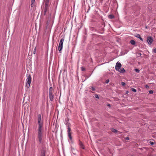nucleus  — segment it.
<instances>
[{
	"instance_id": "6e6552de",
	"label": "nucleus",
	"mask_w": 156,
	"mask_h": 156,
	"mask_svg": "<svg viewBox=\"0 0 156 156\" xmlns=\"http://www.w3.org/2000/svg\"><path fill=\"white\" fill-rule=\"evenodd\" d=\"M111 130L112 132H113L114 133H119V134H121V132H119V131H118L117 130H116L115 129L112 128L111 129Z\"/></svg>"
},
{
	"instance_id": "f257e3e1",
	"label": "nucleus",
	"mask_w": 156,
	"mask_h": 156,
	"mask_svg": "<svg viewBox=\"0 0 156 156\" xmlns=\"http://www.w3.org/2000/svg\"><path fill=\"white\" fill-rule=\"evenodd\" d=\"M37 123L38 126L37 130V138L38 141L40 143H41L42 141L43 136V119L42 117L41 114L37 115Z\"/></svg>"
},
{
	"instance_id": "473e14b6",
	"label": "nucleus",
	"mask_w": 156,
	"mask_h": 156,
	"mask_svg": "<svg viewBox=\"0 0 156 156\" xmlns=\"http://www.w3.org/2000/svg\"><path fill=\"white\" fill-rule=\"evenodd\" d=\"M31 147L32 148H34L35 147V146L32 145L31 146Z\"/></svg>"
},
{
	"instance_id": "cd10ccee",
	"label": "nucleus",
	"mask_w": 156,
	"mask_h": 156,
	"mask_svg": "<svg viewBox=\"0 0 156 156\" xmlns=\"http://www.w3.org/2000/svg\"><path fill=\"white\" fill-rule=\"evenodd\" d=\"M125 139L126 140H129V138L128 137H125Z\"/></svg>"
},
{
	"instance_id": "0eeeda50",
	"label": "nucleus",
	"mask_w": 156,
	"mask_h": 156,
	"mask_svg": "<svg viewBox=\"0 0 156 156\" xmlns=\"http://www.w3.org/2000/svg\"><path fill=\"white\" fill-rule=\"evenodd\" d=\"M49 98L50 100L52 101L54 100V95L52 92H49Z\"/></svg>"
},
{
	"instance_id": "393cba45",
	"label": "nucleus",
	"mask_w": 156,
	"mask_h": 156,
	"mask_svg": "<svg viewBox=\"0 0 156 156\" xmlns=\"http://www.w3.org/2000/svg\"><path fill=\"white\" fill-rule=\"evenodd\" d=\"M109 82V80L108 79L107 80L105 81V83H108Z\"/></svg>"
},
{
	"instance_id": "7c9ffc66",
	"label": "nucleus",
	"mask_w": 156,
	"mask_h": 156,
	"mask_svg": "<svg viewBox=\"0 0 156 156\" xmlns=\"http://www.w3.org/2000/svg\"><path fill=\"white\" fill-rule=\"evenodd\" d=\"M145 87H146V88H148V87H149V86H148L147 85H145Z\"/></svg>"
},
{
	"instance_id": "412c9836",
	"label": "nucleus",
	"mask_w": 156,
	"mask_h": 156,
	"mask_svg": "<svg viewBox=\"0 0 156 156\" xmlns=\"http://www.w3.org/2000/svg\"><path fill=\"white\" fill-rule=\"evenodd\" d=\"M53 90V88L52 87H51L49 88V92H52Z\"/></svg>"
},
{
	"instance_id": "b1692460",
	"label": "nucleus",
	"mask_w": 156,
	"mask_h": 156,
	"mask_svg": "<svg viewBox=\"0 0 156 156\" xmlns=\"http://www.w3.org/2000/svg\"><path fill=\"white\" fill-rule=\"evenodd\" d=\"M149 143L151 145H153L154 144V143L153 142L151 141H150Z\"/></svg>"
},
{
	"instance_id": "2f4dec72",
	"label": "nucleus",
	"mask_w": 156,
	"mask_h": 156,
	"mask_svg": "<svg viewBox=\"0 0 156 156\" xmlns=\"http://www.w3.org/2000/svg\"><path fill=\"white\" fill-rule=\"evenodd\" d=\"M36 51V49L35 48L34 50V54H35V52Z\"/></svg>"
},
{
	"instance_id": "7ed1b4c3",
	"label": "nucleus",
	"mask_w": 156,
	"mask_h": 156,
	"mask_svg": "<svg viewBox=\"0 0 156 156\" xmlns=\"http://www.w3.org/2000/svg\"><path fill=\"white\" fill-rule=\"evenodd\" d=\"M65 124L66 125V126L68 127L67 132L68 137L70 140H72V137L71 136V129L69 127L70 123L69 122V120L66 121Z\"/></svg>"
},
{
	"instance_id": "c85d7f7f",
	"label": "nucleus",
	"mask_w": 156,
	"mask_h": 156,
	"mask_svg": "<svg viewBox=\"0 0 156 156\" xmlns=\"http://www.w3.org/2000/svg\"><path fill=\"white\" fill-rule=\"evenodd\" d=\"M107 106L109 107H111V105L109 104H108Z\"/></svg>"
},
{
	"instance_id": "dca6fc26",
	"label": "nucleus",
	"mask_w": 156,
	"mask_h": 156,
	"mask_svg": "<svg viewBox=\"0 0 156 156\" xmlns=\"http://www.w3.org/2000/svg\"><path fill=\"white\" fill-rule=\"evenodd\" d=\"M135 37H136L139 38V37H140V35L139 34H136V35L135 36Z\"/></svg>"
},
{
	"instance_id": "4468645a",
	"label": "nucleus",
	"mask_w": 156,
	"mask_h": 156,
	"mask_svg": "<svg viewBox=\"0 0 156 156\" xmlns=\"http://www.w3.org/2000/svg\"><path fill=\"white\" fill-rule=\"evenodd\" d=\"M131 44L132 45H134L135 44V42L134 40H131L130 41Z\"/></svg>"
},
{
	"instance_id": "aec40b11",
	"label": "nucleus",
	"mask_w": 156,
	"mask_h": 156,
	"mask_svg": "<svg viewBox=\"0 0 156 156\" xmlns=\"http://www.w3.org/2000/svg\"><path fill=\"white\" fill-rule=\"evenodd\" d=\"M91 89L93 91H94L95 90V87H91Z\"/></svg>"
},
{
	"instance_id": "2eb2a0df",
	"label": "nucleus",
	"mask_w": 156,
	"mask_h": 156,
	"mask_svg": "<svg viewBox=\"0 0 156 156\" xmlns=\"http://www.w3.org/2000/svg\"><path fill=\"white\" fill-rule=\"evenodd\" d=\"M108 17L109 19H112L114 17V16L112 15H110Z\"/></svg>"
},
{
	"instance_id": "9b49d317",
	"label": "nucleus",
	"mask_w": 156,
	"mask_h": 156,
	"mask_svg": "<svg viewBox=\"0 0 156 156\" xmlns=\"http://www.w3.org/2000/svg\"><path fill=\"white\" fill-rule=\"evenodd\" d=\"M35 0H31V6L33 7L34 6V4Z\"/></svg>"
},
{
	"instance_id": "a878e982",
	"label": "nucleus",
	"mask_w": 156,
	"mask_h": 156,
	"mask_svg": "<svg viewBox=\"0 0 156 156\" xmlns=\"http://www.w3.org/2000/svg\"><path fill=\"white\" fill-rule=\"evenodd\" d=\"M121 85L122 86H124L125 85V83L124 82H122Z\"/></svg>"
},
{
	"instance_id": "20e7f679",
	"label": "nucleus",
	"mask_w": 156,
	"mask_h": 156,
	"mask_svg": "<svg viewBox=\"0 0 156 156\" xmlns=\"http://www.w3.org/2000/svg\"><path fill=\"white\" fill-rule=\"evenodd\" d=\"M64 41V38H62L61 39V40L60 41L59 43L58 48V50L60 53L61 52V51L62 50V48H63V44Z\"/></svg>"
},
{
	"instance_id": "5701e85b",
	"label": "nucleus",
	"mask_w": 156,
	"mask_h": 156,
	"mask_svg": "<svg viewBox=\"0 0 156 156\" xmlns=\"http://www.w3.org/2000/svg\"><path fill=\"white\" fill-rule=\"evenodd\" d=\"M153 93V91L152 90H150L149 91V93L150 94H152Z\"/></svg>"
},
{
	"instance_id": "1a4fd4ad",
	"label": "nucleus",
	"mask_w": 156,
	"mask_h": 156,
	"mask_svg": "<svg viewBox=\"0 0 156 156\" xmlns=\"http://www.w3.org/2000/svg\"><path fill=\"white\" fill-rule=\"evenodd\" d=\"M49 7L47 6H45L44 7V15H45L46 14V12L48 9Z\"/></svg>"
},
{
	"instance_id": "c756f323",
	"label": "nucleus",
	"mask_w": 156,
	"mask_h": 156,
	"mask_svg": "<svg viewBox=\"0 0 156 156\" xmlns=\"http://www.w3.org/2000/svg\"><path fill=\"white\" fill-rule=\"evenodd\" d=\"M139 38L142 41H143V39L141 37H139Z\"/></svg>"
},
{
	"instance_id": "f3484780",
	"label": "nucleus",
	"mask_w": 156,
	"mask_h": 156,
	"mask_svg": "<svg viewBox=\"0 0 156 156\" xmlns=\"http://www.w3.org/2000/svg\"><path fill=\"white\" fill-rule=\"evenodd\" d=\"M131 90L134 92H136V90L133 88H131Z\"/></svg>"
},
{
	"instance_id": "4be33fe9",
	"label": "nucleus",
	"mask_w": 156,
	"mask_h": 156,
	"mask_svg": "<svg viewBox=\"0 0 156 156\" xmlns=\"http://www.w3.org/2000/svg\"><path fill=\"white\" fill-rule=\"evenodd\" d=\"M81 69L82 71H84L85 70V69L84 67H82L81 68Z\"/></svg>"
},
{
	"instance_id": "f03ea898",
	"label": "nucleus",
	"mask_w": 156,
	"mask_h": 156,
	"mask_svg": "<svg viewBox=\"0 0 156 156\" xmlns=\"http://www.w3.org/2000/svg\"><path fill=\"white\" fill-rule=\"evenodd\" d=\"M122 65L119 62H118L115 66V69L117 70L121 73H124L125 71L123 68H121Z\"/></svg>"
},
{
	"instance_id": "bb28decb",
	"label": "nucleus",
	"mask_w": 156,
	"mask_h": 156,
	"mask_svg": "<svg viewBox=\"0 0 156 156\" xmlns=\"http://www.w3.org/2000/svg\"><path fill=\"white\" fill-rule=\"evenodd\" d=\"M153 52L154 53H156V48L153 49Z\"/></svg>"
},
{
	"instance_id": "f8f14e48",
	"label": "nucleus",
	"mask_w": 156,
	"mask_h": 156,
	"mask_svg": "<svg viewBox=\"0 0 156 156\" xmlns=\"http://www.w3.org/2000/svg\"><path fill=\"white\" fill-rule=\"evenodd\" d=\"M80 145L81 148L83 149H85L84 146H83V144L81 142H80Z\"/></svg>"
},
{
	"instance_id": "423d86ee",
	"label": "nucleus",
	"mask_w": 156,
	"mask_h": 156,
	"mask_svg": "<svg viewBox=\"0 0 156 156\" xmlns=\"http://www.w3.org/2000/svg\"><path fill=\"white\" fill-rule=\"evenodd\" d=\"M147 41L149 44H151L153 41V39L151 37H148L147 38Z\"/></svg>"
},
{
	"instance_id": "ddd939ff",
	"label": "nucleus",
	"mask_w": 156,
	"mask_h": 156,
	"mask_svg": "<svg viewBox=\"0 0 156 156\" xmlns=\"http://www.w3.org/2000/svg\"><path fill=\"white\" fill-rule=\"evenodd\" d=\"M77 151L75 150L74 148H72L71 149V151L74 154H76V151Z\"/></svg>"
},
{
	"instance_id": "39448f33",
	"label": "nucleus",
	"mask_w": 156,
	"mask_h": 156,
	"mask_svg": "<svg viewBox=\"0 0 156 156\" xmlns=\"http://www.w3.org/2000/svg\"><path fill=\"white\" fill-rule=\"evenodd\" d=\"M27 82L26 86L27 88H29L30 86V84L31 81V76L30 75H29L27 79Z\"/></svg>"
},
{
	"instance_id": "f704fd0d",
	"label": "nucleus",
	"mask_w": 156,
	"mask_h": 156,
	"mask_svg": "<svg viewBox=\"0 0 156 156\" xmlns=\"http://www.w3.org/2000/svg\"><path fill=\"white\" fill-rule=\"evenodd\" d=\"M139 55H141V54L140 53L139 54Z\"/></svg>"
},
{
	"instance_id": "6ab92c4d",
	"label": "nucleus",
	"mask_w": 156,
	"mask_h": 156,
	"mask_svg": "<svg viewBox=\"0 0 156 156\" xmlns=\"http://www.w3.org/2000/svg\"><path fill=\"white\" fill-rule=\"evenodd\" d=\"M94 97L96 98L99 99V97L98 94H96L94 95Z\"/></svg>"
},
{
	"instance_id": "9d476101",
	"label": "nucleus",
	"mask_w": 156,
	"mask_h": 156,
	"mask_svg": "<svg viewBox=\"0 0 156 156\" xmlns=\"http://www.w3.org/2000/svg\"><path fill=\"white\" fill-rule=\"evenodd\" d=\"M49 0H45V6H47L49 7Z\"/></svg>"
},
{
	"instance_id": "72a5a7b5",
	"label": "nucleus",
	"mask_w": 156,
	"mask_h": 156,
	"mask_svg": "<svg viewBox=\"0 0 156 156\" xmlns=\"http://www.w3.org/2000/svg\"><path fill=\"white\" fill-rule=\"evenodd\" d=\"M126 93L127 94L128 93V91H126Z\"/></svg>"
},
{
	"instance_id": "a211bd4d",
	"label": "nucleus",
	"mask_w": 156,
	"mask_h": 156,
	"mask_svg": "<svg viewBox=\"0 0 156 156\" xmlns=\"http://www.w3.org/2000/svg\"><path fill=\"white\" fill-rule=\"evenodd\" d=\"M134 70L137 73H139L140 72V70L137 69H135Z\"/></svg>"
},
{
	"instance_id": "c9c22d12",
	"label": "nucleus",
	"mask_w": 156,
	"mask_h": 156,
	"mask_svg": "<svg viewBox=\"0 0 156 156\" xmlns=\"http://www.w3.org/2000/svg\"><path fill=\"white\" fill-rule=\"evenodd\" d=\"M42 156H44V154H43L42 155Z\"/></svg>"
}]
</instances>
